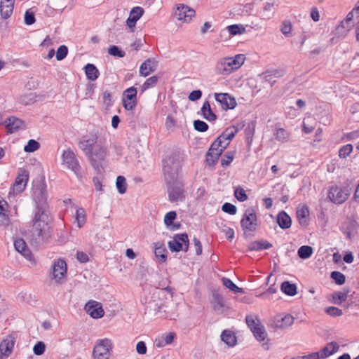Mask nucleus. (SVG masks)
<instances>
[{
	"instance_id": "72a5a7b5",
	"label": "nucleus",
	"mask_w": 359,
	"mask_h": 359,
	"mask_svg": "<svg viewBox=\"0 0 359 359\" xmlns=\"http://www.w3.org/2000/svg\"><path fill=\"white\" fill-rule=\"evenodd\" d=\"M14 7V1L11 2L7 5H4L1 1L0 4V13L4 19H8L13 13Z\"/></svg>"
},
{
	"instance_id": "13d9d810",
	"label": "nucleus",
	"mask_w": 359,
	"mask_h": 359,
	"mask_svg": "<svg viewBox=\"0 0 359 359\" xmlns=\"http://www.w3.org/2000/svg\"><path fill=\"white\" fill-rule=\"evenodd\" d=\"M194 128L198 132H205L208 130V125L203 121L195 120L194 121Z\"/></svg>"
},
{
	"instance_id": "dca6fc26",
	"label": "nucleus",
	"mask_w": 359,
	"mask_h": 359,
	"mask_svg": "<svg viewBox=\"0 0 359 359\" xmlns=\"http://www.w3.org/2000/svg\"><path fill=\"white\" fill-rule=\"evenodd\" d=\"M14 247L18 252L21 253L22 255L32 264H36L31 250L27 248V243L22 238H16L14 241Z\"/></svg>"
},
{
	"instance_id": "3c124183",
	"label": "nucleus",
	"mask_w": 359,
	"mask_h": 359,
	"mask_svg": "<svg viewBox=\"0 0 359 359\" xmlns=\"http://www.w3.org/2000/svg\"><path fill=\"white\" fill-rule=\"evenodd\" d=\"M40 147V144L35 140H29L27 144L25 146L24 150L26 152H34Z\"/></svg>"
},
{
	"instance_id": "69168bd1",
	"label": "nucleus",
	"mask_w": 359,
	"mask_h": 359,
	"mask_svg": "<svg viewBox=\"0 0 359 359\" xmlns=\"http://www.w3.org/2000/svg\"><path fill=\"white\" fill-rule=\"evenodd\" d=\"M46 350L45 344L43 341H38L33 348L34 353L36 355H42Z\"/></svg>"
},
{
	"instance_id": "e2e57ef3",
	"label": "nucleus",
	"mask_w": 359,
	"mask_h": 359,
	"mask_svg": "<svg viewBox=\"0 0 359 359\" xmlns=\"http://www.w3.org/2000/svg\"><path fill=\"white\" fill-rule=\"evenodd\" d=\"M280 31L286 37L289 36L292 31V24L290 21H283L281 25Z\"/></svg>"
},
{
	"instance_id": "79ce46f5",
	"label": "nucleus",
	"mask_w": 359,
	"mask_h": 359,
	"mask_svg": "<svg viewBox=\"0 0 359 359\" xmlns=\"http://www.w3.org/2000/svg\"><path fill=\"white\" fill-rule=\"evenodd\" d=\"M348 290L344 292H334L332 297L333 302L335 304H341L343 302H345L348 297Z\"/></svg>"
},
{
	"instance_id": "f3484780",
	"label": "nucleus",
	"mask_w": 359,
	"mask_h": 359,
	"mask_svg": "<svg viewBox=\"0 0 359 359\" xmlns=\"http://www.w3.org/2000/svg\"><path fill=\"white\" fill-rule=\"evenodd\" d=\"M215 98L217 102L222 104L224 109H233L236 107L237 102L236 99L229 93H215Z\"/></svg>"
},
{
	"instance_id": "a18cd8bd",
	"label": "nucleus",
	"mask_w": 359,
	"mask_h": 359,
	"mask_svg": "<svg viewBox=\"0 0 359 359\" xmlns=\"http://www.w3.org/2000/svg\"><path fill=\"white\" fill-rule=\"evenodd\" d=\"M252 333L255 338L260 341H264L267 336V334L265 331L264 326L261 325H259L257 327H253Z\"/></svg>"
},
{
	"instance_id": "4c0bfd02",
	"label": "nucleus",
	"mask_w": 359,
	"mask_h": 359,
	"mask_svg": "<svg viewBox=\"0 0 359 359\" xmlns=\"http://www.w3.org/2000/svg\"><path fill=\"white\" fill-rule=\"evenodd\" d=\"M227 31L231 36L242 34L245 32V28L242 25H231L226 27L223 32Z\"/></svg>"
},
{
	"instance_id": "aec40b11",
	"label": "nucleus",
	"mask_w": 359,
	"mask_h": 359,
	"mask_svg": "<svg viewBox=\"0 0 359 359\" xmlns=\"http://www.w3.org/2000/svg\"><path fill=\"white\" fill-rule=\"evenodd\" d=\"M4 123L8 132L9 133H13L22 127L24 122L20 118L11 116L7 118L4 121Z\"/></svg>"
},
{
	"instance_id": "a19ab883",
	"label": "nucleus",
	"mask_w": 359,
	"mask_h": 359,
	"mask_svg": "<svg viewBox=\"0 0 359 359\" xmlns=\"http://www.w3.org/2000/svg\"><path fill=\"white\" fill-rule=\"evenodd\" d=\"M116 187L119 194H123L126 193L127 189L126 180L125 177L119 175L116 178Z\"/></svg>"
},
{
	"instance_id": "37998d69",
	"label": "nucleus",
	"mask_w": 359,
	"mask_h": 359,
	"mask_svg": "<svg viewBox=\"0 0 359 359\" xmlns=\"http://www.w3.org/2000/svg\"><path fill=\"white\" fill-rule=\"evenodd\" d=\"M18 102L25 105H29L36 102V95L32 93L22 95L18 97Z\"/></svg>"
},
{
	"instance_id": "9b49d317",
	"label": "nucleus",
	"mask_w": 359,
	"mask_h": 359,
	"mask_svg": "<svg viewBox=\"0 0 359 359\" xmlns=\"http://www.w3.org/2000/svg\"><path fill=\"white\" fill-rule=\"evenodd\" d=\"M349 196V191L346 188L337 186H332L328 191L330 200L335 204L343 203Z\"/></svg>"
},
{
	"instance_id": "c9c22d12",
	"label": "nucleus",
	"mask_w": 359,
	"mask_h": 359,
	"mask_svg": "<svg viewBox=\"0 0 359 359\" xmlns=\"http://www.w3.org/2000/svg\"><path fill=\"white\" fill-rule=\"evenodd\" d=\"M238 132V129L234 126H232L226 128L219 137L221 138V140H227L230 142V141L235 137Z\"/></svg>"
},
{
	"instance_id": "5fc2aeb1",
	"label": "nucleus",
	"mask_w": 359,
	"mask_h": 359,
	"mask_svg": "<svg viewBox=\"0 0 359 359\" xmlns=\"http://www.w3.org/2000/svg\"><path fill=\"white\" fill-rule=\"evenodd\" d=\"M235 197L241 202H243L248 199V195L245 191L241 187H236L234 190Z\"/></svg>"
},
{
	"instance_id": "1a4fd4ad",
	"label": "nucleus",
	"mask_w": 359,
	"mask_h": 359,
	"mask_svg": "<svg viewBox=\"0 0 359 359\" xmlns=\"http://www.w3.org/2000/svg\"><path fill=\"white\" fill-rule=\"evenodd\" d=\"M168 185V198L170 202L183 201L184 199V189L183 184L177 180L172 182H166Z\"/></svg>"
},
{
	"instance_id": "338daca9",
	"label": "nucleus",
	"mask_w": 359,
	"mask_h": 359,
	"mask_svg": "<svg viewBox=\"0 0 359 359\" xmlns=\"http://www.w3.org/2000/svg\"><path fill=\"white\" fill-rule=\"evenodd\" d=\"M246 323L250 328V330L253 332V327H257L260 325L259 320H256L252 316H247L245 318Z\"/></svg>"
},
{
	"instance_id": "4d7b16f0",
	"label": "nucleus",
	"mask_w": 359,
	"mask_h": 359,
	"mask_svg": "<svg viewBox=\"0 0 359 359\" xmlns=\"http://www.w3.org/2000/svg\"><path fill=\"white\" fill-rule=\"evenodd\" d=\"M325 312L332 317H339L343 314L342 310L335 306L325 308Z\"/></svg>"
},
{
	"instance_id": "2f4dec72",
	"label": "nucleus",
	"mask_w": 359,
	"mask_h": 359,
	"mask_svg": "<svg viewBox=\"0 0 359 359\" xmlns=\"http://www.w3.org/2000/svg\"><path fill=\"white\" fill-rule=\"evenodd\" d=\"M275 139L281 142H287L290 140V133L286 130L284 128H276V131L273 133Z\"/></svg>"
},
{
	"instance_id": "bb28decb",
	"label": "nucleus",
	"mask_w": 359,
	"mask_h": 359,
	"mask_svg": "<svg viewBox=\"0 0 359 359\" xmlns=\"http://www.w3.org/2000/svg\"><path fill=\"white\" fill-rule=\"evenodd\" d=\"M339 349V345L336 342L328 343L325 347L319 351L320 355L322 359L325 358L335 352Z\"/></svg>"
},
{
	"instance_id": "f03ea898",
	"label": "nucleus",
	"mask_w": 359,
	"mask_h": 359,
	"mask_svg": "<svg viewBox=\"0 0 359 359\" xmlns=\"http://www.w3.org/2000/svg\"><path fill=\"white\" fill-rule=\"evenodd\" d=\"M182 161L180 151H173L163 160V172L166 182H172L177 180Z\"/></svg>"
},
{
	"instance_id": "680f3d73",
	"label": "nucleus",
	"mask_w": 359,
	"mask_h": 359,
	"mask_svg": "<svg viewBox=\"0 0 359 359\" xmlns=\"http://www.w3.org/2000/svg\"><path fill=\"white\" fill-rule=\"evenodd\" d=\"M177 217V213L175 211H170L165 215L164 223L167 226H171L173 224L174 220Z\"/></svg>"
},
{
	"instance_id": "7ed1b4c3",
	"label": "nucleus",
	"mask_w": 359,
	"mask_h": 359,
	"mask_svg": "<svg viewBox=\"0 0 359 359\" xmlns=\"http://www.w3.org/2000/svg\"><path fill=\"white\" fill-rule=\"evenodd\" d=\"M47 197L46 184L43 181L39 182L34 186L32 198L35 203L34 214H40L42 212L46 214H50Z\"/></svg>"
},
{
	"instance_id": "cd10ccee",
	"label": "nucleus",
	"mask_w": 359,
	"mask_h": 359,
	"mask_svg": "<svg viewBox=\"0 0 359 359\" xmlns=\"http://www.w3.org/2000/svg\"><path fill=\"white\" fill-rule=\"evenodd\" d=\"M221 339L229 346L233 347L237 343L235 333L231 330H225L222 332Z\"/></svg>"
},
{
	"instance_id": "c03bdc74",
	"label": "nucleus",
	"mask_w": 359,
	"mask_h": 359,
	"mask_svg": "<svg viewBox=\"0 0 359 359\" xmlns=\"http://www.w3.org/2000/svg\"><path fill=\"white\" fill-rule=\"evenodd\" d=\"M222 283L223 285L228 289H229L231 291L238 293V292H242L243 289L238 287L231 280H230L228 278L224 277L222 279Z\"/></svg>"
},
{
	"instance_id": "423d86ee",
	"label": "nucleus",
	"mask_w": 359,
	"mask_h": 359,
	"mask_svg": "<svg viewBox=\"0 0 359 359\" xmlns=\"http://www.w3.org/2000/svg\"><path fill=\"white\" fill-rule=\"evenodd\" d=\"M112 348L113 343L111 339L107 338L98 339L93 350V359H109Z\"/></svg>"
},
{
	"instance_id": "c756f323",
	"label": "nucleus",
	"mask_w": 359,
	"mask_h": 359,
	"mask_svg": "<svg viewBox=\"0 0 359 359\" xmlns=\"http://www.w3.org/2000/svg\"><path fill=\"white\" fill-rule=\"evenodd\" d=\"M85 73L88 80L95 81L100 76V72L95 65L88 63L84 67Z\"/></svg>"
},
{
	"instance_id": "6e6552de",
	"label": "nucleus",
	"mask_w": 359,
	"mask_h": 359,
	"mask_svg": "<svg viewBox=\"0 0 359 359\" xmlns=\"http://www.w3.org/2000/svg\"><path fill=\"white\" fill-rule=\"evenodd\" d=\"M62 161L67 167L72 170L77 177L81 176V168L76 156L71 149L65 150L62 155Z\"/></svg>"
},
{
	"instance_id": "052dcab7",
	"label": "nucleus",
	"mask_w": 359,
	"mask_h": 359,
	"mask_svg": "<svg viewBox=\"0 0 359 359\" xmlns=\"http://www.w3.org/2000/svg\"><path fill=\"white\" fill-rule=\"evenodd\" d=\"M67 54L68 48L65 45H62L57 50L56 59L59 61L62 60L67 57Z\"/></svg>"
},
{
	"instance_id": "de8ad7c7",
	"label": "nucleus",
	"mask_w": 359,
	"mask_h": 359,
	"mask_svg": "<svg viewBox=\"0 0 359 359\" xmlns=\"http://www.w3.org/2000/svg\"><path fill=\"white\" fill-rule=\"evenodd\" d=\"M331 278H332L337 285H343L346 281V277L344 274L339 271H334L330 274Z\"/></svg>"
},
{
	"instance_id": "58836bf2",
	"label": "nucleus",
	"mask_w": 359,
	"mask_h": 359,
	"mask_svg": "<svg viewBox=\"0 0 359 359\" xmlns=\"http://www.w3.org/2000/svg\"><path fill=\"white\" fill-rule=\"evenodd\" d=\"M244 126H245L244 133L247 140L252 141L255 131L256 122L251 121L248 123L247 126L244 125Z\"/></svg>"
},
{
	"instance_id": "f704fd0d",
	"label": "nucleus",
	"mask_w": 359,
	"mask_h": 359,
	"mask_svg": "<svg viewBox=\"0 0 359 359\" xmlns=\"http://www.w3.org/2000/svg\"><path fill=\"white\" fill-rule=\"evenodd\" d=\"M281 291L287 295L294 296L297 294V286L289 281H284L280 285Z\"/></svg>"
},
{
	"instance_id": "c85d7f7f",
	"label": "nucleus",
	"mask_w": 359,
	"mask_h": 359,
	"mask_svg": "<svg viewBox=\"0 0 359 359\" xmlns=\"http://www.w3.org/2000/svg\"><path fill=\"white\" fill-rule=\"evenodd\" d=\"M167 250L164 246V244L161 242L155 243L154 246V254L155 256L158 259L159 262L163 263L166 261L167 259Z\"/></svg>"
},
{
	"instance_id": "20e7f679",
	"label": "nucleus",
	"mask_w": 359,
	"mask_h": 359,
	"mask_svg": "<svg viewBox=\"0 0 359 359\" xmlns=\"http://www.w3.org/2000/svg\"><path fill=\"white\" fill-rule=\"evenodd\" d=\"M259 226L257 216L253 208H247L241 218V226L245 238L253 236Z\"/></svg>"
},
{
	"instance_id": "4468645a",
	"label": "nucleus",
	"mask_w": 359,
	"mask_h": 359,
	"mask_svg": "<svg viewBox=\"0 0 359 359\" xmlns=\"http://www.w3.org/2000/svg\"><path fill=\"white\" fill-rule=\"evenodd\" d=\"M195 11L190 7L184 4H179L177 7L174 15L178 20L184 22H190L192 18L195 15Z\"/></svg>"
},
{
	"instance_id": "a878e982",
	"label": "nucleus",
	"mask_w": 359,
	"mask_h": 359,
	"mask_svg": "<svg viewBox=\"0 0 359 359\" xmlns=\"http://www.w3.org/2000/svg\"><path fill=\"white\" fill-rule=\"evenodd\" d=\"M201 114L203 117L207 121L212 122L217 120V115L212 111L209 101L204 102L201 107Z\"/></svg>"
},
{
	"instance_id": "bf43d9fd",
	"label": "nucleus",
	"mask_w": 359,
	"mask_h": 359,
	"mask_svg": "<svg viewBox=\"0 0 359 359\" xmlns=\"http://www.w3.org/2000/svg\"><path fill=\"white\" fill-rule=\"evenodd\" d=\"M222 210L231 215H234L236 214L237 208L236 207V205L226 202L222 205Z\"/></svg>"
},
{
	"instance_id": "49530a36",
	"label": "nucleus",
	"mask_w": 359,
	"mask_h": 359,
	"mask_svg": "<svg viewBox=\"0 0 359 359\" xmlns=\"http://www.w3.org/2000/svg\"><path fill=\"white\" fill-rule=\"evenodd\" d=\"M236 151H226L221 159V165L223 167H227L230 165L234 158Z\"/></svg>"
},
{
	"instance_id": "e433bc0d",
	"label": "nucleus",
	"mask_w": 359,
	"mask_h": 359,
	"mask_svg": "<svg viewBox=\"0 0 359 359\" xmlns=\"http://www.w3.org/2000/svg\"><path fill=\"white\" fill-rule=\"evenodd\" d=\"M222 154L214 152L208 149L205 155V162L210 167L214 166Z\"/></svg>"
},
{
	"instance_id": "7c9ffc66",
	"label": "nucleus",
	"mask_w": 359,
	"mask_h": 359,
	"mask_svg": "<svg viewBox=\"0 0 359 359\" xmlns=\"http://www.w3.org/2000/svg\"><path fill=\"white\" fill-rule=\"evenodd\" d=\"M227 61L229 62L230 66L233 71L237 70L243 64L245 61V55L243 54H238L233 57H226Z\"/></svg>"
},
{
	"instance_id": "412c9836",
	"label": "nucleus",
	"mask_w": 359,
	"mask_h": 359,
	"mask_svg": "<svg viewBox=\"0 0 359 359\" xmlns=\"http://www.w3.org/2000/svg\"><path fill=\"white\" fill-rule=\"evenodd\" d=\"M15 341L11 336L4 339L0 344V353L5 357H8L14 347Z\"/></svg>"
},
{
	"instance_id": "4be33fe9",
	"label": "nucleus",
	"mask_w": 359,
	"mask_h": 359,
	"mask_svg": "<svg viewBox=\"0 0 359 359\" xmlns=\"http://www.w3.org/2000/svg\"><path fill=\"white\" fill-rule=\"evenodd\" d=\"M296 215L299 220V222L301 225H308L309 210V207L306 205H299V206L297 208Z\"/></svg>"
},
{
	"instance_id": "774afa93",
	"label": "nucleus",
	"mask_w": 359,
	"mask_h": 359,
	"mask_svg": "<svg viewBox=\"0 0 359 359\" xmlns=\"http://www.w3.org/2000/svg\"><path fill=\"white\" fill-rule=\"evenodd\" d=\"M202 96V92L200 90H195L191 92L188 96V98L191 101H197Z\"/></svg>"
},
{
	"instance_id": "ddd939ff",
	"label": "nucleus",
	"mask_w": 359,
	"mask_h": 359,
	"mask_svg": "<svg viewBox=\"0 0 359 359\" xmlns=\"http://www.w3.org/2000/svg\"><path fill=\"white\" fill-rule=\"evenodd\" d=\"M67 270V266L65 259H57L55 260L53 264L52 278L55 279L56 282H60L65 276Z\"/></svg>"
},
{
	"instance_id": "6ab92c4d",
	"label": "nucleus",
	"mask_w": 359,
	"mask_h": 359,
	"mask_svg": "<svg viewBox=\"0 0 359 359\" xmlns=\"http://www.w3.org/2000/svg\"><path fill=\"white\" fill-rule=\"evenodd\" d=\"M215 72L217 74L229 75L233 71L229 65V62L227 61L226 57H223L217 62Z\"/></svg>"
},
{
	"instance_id": "473e14b6",
	"label": "nucleus",
	"mask_w": 359,
	"mask_h": 359,
	"mask_svg": "<svg viewBox=\"0 0 359 359\" xmlns=\"http://www.w3.org/2000/svg\"><path fill=\"white\" fill-rule=\"evenodd\" d=\"M294 318L290 314H287L284 317L276 319V326L278 328H286L293 324Z\"/></svg>"
},
{
	"instance_id": "864d4df0",
	"label": "nucleus",
	"mask_w": 359,
	"mask_h": 359,
	"mask_svg": "<svg viewBox=\"0 0 359 359\" xmlns=\"http://www.w3.org/2000/svg\"><path fill=\"white\" fill-rule=\"evenodd\" d=\"M108 53L109 55L118 57H123L126 55V53L123 50L115 45H113L109 48Z\"/></svg>"
},
{
	"instance_id": "603ef678",
	"label": "nucleus",
	"mask_w": 359,
	"mask_h": 359,
	"mask_svg": "<svg viewBox=\"0 0 359 359\" xmlns=\"http://www.w3.org/2000/svg\"><path fill=\"white\" fill-rule=\"evenodd\" d=\"M220 144L221 138L219 137H217V138L212 143L210 147L209 148V150L212 151L214 152L222 154V152L224 151V146H222Z\"/></svg>"
},
{
	"instance_id": "0eeeda50",
	"label": "nucleus",
	"mask_w": 359,
	"mask_h": 359,
	"mask_svg": "<svg viewBox=\"0 0 359 359\" xmlns=\"http://www.w3.org/2000/svg\"><path fill=\"white\" fill-rule=\"evenodd\" d=\"M171 252H178L184 251L187 252L189 247V240L187 233H177L174 235L172 240L168 243Z\"/></svg>"
},
{
	"instance_id": "8fccbe9b",
	"label": "nucleus",
	"mask_w": 359,
	"mask_h": 359,
	"mask_svg": "<svg viewBox=\"0 0 359 359\" xmlns=\"http://www.w3.org/2000/svg\"><path fill=\"white\" fill-rule=\"evenodd\" d=\"M157 83L158 77L156 76H153L148 78L142 86V92H144L150 88L154 87Z\"/></svg>"
},
{
	"instance_id": "b1692460",
	"label": "nucleus",
	"mask_w": 359,
	"mask_h": 359,
	"mask_svg": "<svg viewBox=\"0 0 359 359\" xmlns=\"http://www.w3.org/2000/svg\"><path fill=\"white\" fill-rule=\"evenodd\" d=\"M156 69L155 61L153 59L146 60L140 67V74L147 76Z\"/></svg>"
},
{
	"instance_id": "39448f33",
	"label": "nucleus",
	"mask_w": 359,
	"mask_h": 359,
	"mask_svg": "<svg viewBox=\"0 0 359 359\" xmlns=\"http://www.w3.org/2000/svg\"><path fill=\"white\" fill-rule=\"evenodd\" d=\"M107 155V149L105 147L96 144L91 151L86 152L91 165L97 171L102 167V163Z\"/></svg>"
},
{
	"instance_id": "6e6d98bb",
	"label": "nucleus",
	"mask_w": 359,
	"mask_h": 359,
	"mask_svg": "<svg viewBox=\"0 0 359 359\" xmlns=\"http://www.w3.org/2000/svg\"><path fill=\"white\" fill-rule=\"evenodd\" d=\"M353 151V146L351 144H347L342 146L339 151V156L342 158H346Z\"/></svg>"
},
{
	"instance_id": "f257e3e1",
	"label": "nucleus",
	"mask_w": 359,
	"mask_h": 359,
	"mask_svg": "<svg viewBox=\"0 0 359 359\" xmlns=\"http://www.w3.org/2000/svg\"><path fill=\"white\" fill-rule=\"evenodd\" d=\"M50 222V214H46L43 212L40 214H34L29 235L32 245L41 246L50 242L52 236V230L49 226Z\"/></svg>"
},
{
	"instance_id": "ea45409f",
	"label": "nucleus",
	"mask_w": 359,
	"mask_h": 359,
	"mask_svg": "<svg viewBox=\"0 0 359 359\" xmlns=\"http://www.w3.org/2000/svg\"><path fill=\"white\" fill-rule=\"evenodd\" d=\"M313 253V248L309 245H302L301 246L297 251L298 256L301 259H308L309 258Z\"/></svg>"
},
{
	"instance_id": "09e8293b",
	"label": "nucleus",
	"mask_w": 359,
	"mask_h": 359,
	"mask_svg": "<svg viewBox=\"0 0 359 359\" xmlns=\"http://www.w3.org/2000/svg\"><path fill=\"white\" fill-rule=\"evenodd\" d=\"M76 220L79 228H81L86 223V215L83 208L76 210Z\"/></svg>"
},
{
	"instance_id": "9d476101",
	"label": "nucleus",
	"mask_w": 359,
	"mask_h": 359,
	"mask_svg": "<svg viewBox=\"0 0 359 359\" xmlns=\"http://www.w3.org/2000/svg\"><path fill=\"white\" fill-rule=\"evenodd\" d=\"M137 88L134 86L126 89L122 95V103L124 109L127 111L133 110L137 104Z\"/></svg>"
},
{
	"instance_id": "a211bd4d",
	"label": "nucleus",
	"mask_w": 359,
	"mask_h": 359,
	"mask_svg": "<svg viewBox=\"0 0 359 359\" xmlns=\"http://www.w3.org/2000/svg\"><path fill=\"white\" fill-rule=\"evenodd\" d=\"M144 12V11L142 7L136 6L133 8L126 20V25L130 29L135 27L137 21L142 16Z\"/></svg>"
},
{
	"instance_id": "2eb2a0df",
	"label": "nucleus",
	"mask_w": 359,
	"mask_h": 359,
	"mask_svg": "<svg viewBox=\"0 0 359 359\" xmlns=\"http://www.w3.org/2000/svg\"><path fill=\"white\" fill-rule=\"evenodd\" d=\"M84 309L86 313L93 318H100L104 314V311L101 304L94 300H90L86 304Z\"/></svg>"
},
{
	"instance_id": "f8f14e48",
	"label": "nucleus",
	"mask_w": 359,
	"mask_h": 359,
	"mask_svg": "<svg viewBox=\"0 0 359 359\" xmlns=\"http://www.w3.org/2000/svg\"><path fill=\"white\" fill-rule=\"evenodd\" d=\"M29 180V172L25 169H20L18 176L15 178L13 186V192L14 194L22 193Z\"/></svg>"
},
{
	"instance_id": "393cba45",
	"label": "nucleus",
	"mask_w": 359,
	"mask_h": 359,
	"mask_svg": "<svg viewBox=\"0 0 359 359\" xmlns=\"http://www.w3.org/2000/svg\"><path fill=\"white\" fill-rule=\"evenodd\" d=\"M277 223L282 229H287L292 225V219L289 215L284 210L278 212L277 215Z\"/></svg>"
},
{
	"instance_id": "5701e85b",
	"label": "nucleus",
	"mask_w": 359,
	"mask_h": 359,
	"mask_svg": "<svg viewBox=\"0 0 359 359\" xmlns=\"http://www.w3.org/2000/svg\"><path fill=\"white\" fill-rule=\"evenodd\" d=\"M272 244L264 239L251 242L248 246V251H260L272 248Z\"/></svg>"
},
{
	"instance_id": "0e129e2a",
	"label": "nucleus",
	"mask_w": 359,
	"mask_h": 359,
	"mask_svg": "<svg viewBox=\"0 0 359 359\" xmlns=\"http://www.w3.org/2000/svg\"><path fill=\"white\" fill-rule=\"evenodd\" d=\"M24 20H25V23L27 25H33L36 21L35 15H34V12L30 11L29 10L26 11V12L25 13Z\"/></svg>"
}]
</instances>
